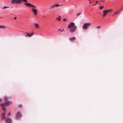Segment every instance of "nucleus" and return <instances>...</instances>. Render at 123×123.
Returning <instances> with one entry per match:
<instances>
[{"mask_svg":"<svg viewBox=\"0 0 123 123\" xmlns=\"http://www.w3.org/2000/svg\"><path fill=\"white\" fill-rule=\"evenodd\" d=\"M68 28L69 29L70 33H72L76 31L77 27L74 23L71 22L67 26Z\"/></svg>","mask_w":123,"mask_h":123,"instance_id":"nucleus-1","label":"nucleus"},{"mask_svg":"<svg viewBox=\"0 0 123 123\" xmlns=\"http://www.w3.org/2000/svg\"><path fill=\"white\" fill-rule=\"evenodd\" d=\"M4 100V103L1 105V106L4 111H5V108L6 106H8L11 103V102L8 101L7 99V98L6 97H5Z\"/></svg>","mask_w":123,"mask_h":123,"instance_id":"nucleus-2","label":"nucleus"},{"mask_svg":"<svg viewBox=\"0 0 123 123\" xmlns=\"http://www.w3.org/2000/svg\"><path fill=\"white\" fill-rule=\"evenodd\" d=\"M91 25V23H84L82 26V28L83 30H86L88 27Z\"/></svg>","mask_w":123,"mask_h":123,"instance_id":"nucleus-3","label":"nucleus"},{"mask_svg":"<svg viewBox=\"0 0 123 123\" xmlns=\"http://www.w3.org/2000/svg\"><path fill=\"white\" fill-rule=\"evenodd\" d=\"M23 1L26 2H27L26 0H12L11 3L13 4H19L22 3Z\"/></svg>","mask_w":123,"mask_h":123,"instance_id":"nucleus-4","label":"nucleus"},{"mask_svg":"<svg viewBox=\"0 0 123 123\" xmlns=\"http://www.w3.org/2000/svg\"><path fill=\"white\" fill-rule=\"evenodd\" d=\"M24 4L28 6H31L34 8H35V7L33 5L31 4V3H25Z\"/></svg>","mask_w":123,"mask_h":123,"instance_id":"nucleus-5","label":"nucleus"},{"mask_svg":"<svg viewBox=\"0 0 123 123\" xmlns=\"http://www.w3.org/2000/svg\"><path fill=\"white\" fill-rule=\"evenodd\" d=\"M21 114L19 112H18L17 113L16 115L15 118L16 119H18L21 117Z\"/></svg>","mask_w":123,"mask_h":123,"instance_id":"nucleus-6","label":"nucleus"},{"mask_svg":"<svg viewBox=\"0 0 123 123\" xmlns=\"http://www.w3.org/2000/svg\"><path fill=\"white\" fill-rule=\"evenodd\" d=\"M33 12L35 15H37L38 13V12L37 9L35 8H32V9Z\"/></svg>","mask_w":123,"mask_h":123,"instance_id":"nucleus-7","label":"nucleus"},{"mask_svg":"<svg viewBox=\"0 0 123 123\" xmlns=\"http://www.w3.org/2000/svg\"><path fill=\"white\" fill-rule=\"evenodd\" d=\"M25 34H26L25 36L26 37H31L34 35V34L33 33H31V34H29L28 33H25Z\"/></svg>","mask_w":123,"mask_h":123,"instance_id":"nucleus-8","label":"nucleus"},{"mask_svg":"<svg viewBox=\"0 0 123 123\" xmlns=\"http://www.w3.org/2000/svg\"><path fill=\"white\" fill-rule=\"evenodd\" d=\"M12 121L10 117H8L6 119V123H10Z\"/></svg>","mask_w":123,"mask_h":123,"instance_id":"nucleus-9","label":"nucleus"},{"mask_svg":"<svg viewBox=\"0 0 123 123\" xmlns=\"http://www.w3.org/2000/svg\"><path fill=\"white\" fill-rule=\"evenodd\" d=\"M5 112L3 113L1 115V119H5Z\"/></svg>","mask_w":123,"mask_h":123,"instance_id":"nucleus-10","label":"nucleus"},{"mask_svg":"<svg viewBox=\"0 0 123 123\" xmlns=\"http://www.w3.org/2000/svg\"><path fill=\"white\" fill-rule=\"evenodd\" d=\"M103 13L104 14L103 15V16L104 17L107 14L108 12L106 10H105L103 11Z\"/></svg>","mask_w":123,"mask_h":123,"instance_id":"nucleus-11","label":"nucleus"},{"mask_svg":"<svg viewBox=\"0 0 123 123\" xmlns=\"http://www.w3.org/2000/svg\"><path fill=\"white\" fill-rule=\"evenodd\" d=\"M69 39L70 41H73L75 40L76 38L75 37H74L71 38H69Z\"/></svg>","mask_w":123,"mask_h":123,"instance_id":"nucleus-12","label":"nucleus"},{"mask_svg":"<svg viewBox=\"0 0 123 123\" xmlns=\"http://www.w3.org/2000/svg\"><path fill=\"white\" fill-rule=\"evenodd\" d=\"M55 7L54 5H52V6H50L49 7V10H51V9H54L55 8Z\"/></svg>","mask_w":123,"mask_h":123,"instance_id":"nucleus-13","label":"nucleus"},{"mask_svg":"<svg viewBox=\"0 0 123 123\" xmlns=\"http://www.w3.org/2000/svg\"><path fill=\"white\" fill-rule=\"evenodd\" d=\"M34 25L35 27L36 28H38L39 27V25L38 24L35 23L34 24Z\"/></svg>","mask_w":123,"mask_h":123,"instance_id":"nucleus-14","label":"nucleus"},{"mask_svg":"<svg viewBox=\"0 0 123 123\" xmlns=\"http://www.w3.org/2000/svg\"><path fill=\"white\" fill-rule=\"evenodd\" d=\"M60 18H61V16H59V17H58V18H57L56 20L58 21H60Z\"/></svg>","mask_w":123,"mask_h":123,"instance_id":"nucleus-15","label":"nucleus"},{"mask_svg":"<svg viewBox=\"0 0 123 123\" xmlns=\"http://www.w3.org/2000/svg\"><path fill=\"white\" fill-rule=\"evenodd\" d=\"M6 28V27L5 26L2 25L0 26V29H5Z\"/></svg>","mask_w":123,"mask_h":123,"instance_id":"nucleus-16","label":"nucleus"},{"mask_svg":"<svg viewBox=\"0 0 123 123\" xmlns=\"http://www.w3.org/2000/svg\"><path fill=\"white\" fill-rule=\"evenodd\" d=\"M121 11H117L114 13V15H116L119 13Z\"/></svg>","mask_w":123,"mask_h":123,"instance_id":"nucleus-17","label":"nucleus"},{"mask_svg":"<svg viewBox=\"0 0 123 123\" xmlns=\"http://www.w3.org/2000/svg\"><path fill=\"white\" fill-rule=\"evenodd\" d=\"M107 12H112V10L111 9H110L108 10H106Z\"/></svg>","mask_w":123,"mask_h":123,"instance_id":"nucleus-18","label":"nucleus"},{"mask_svg":"<svg viewBox=\"0 0 123 123\" xmlns=\"http://www.w3.org/2000/svg\"><path fill=\"white\" fill-rule=\"evenodd\" d=\"M9 7H6V6H4L3 7H2V10H4L5 9L9 8Z\"/></svg>","mask_w":123,"mask_h":123,"instance_id":"nucleus-19","label":"nucleus"},{"mask_svg":"<svg viewBox=\"0 0 123 123\" xmlns=\"http://www.w3.org/2000/svg\"><path fill=\"white\" fill-rule=\"evenodd\" d=\"M55 7V6L58 7L59 6H62V5H59V4H55L54 5Z\"/></svg>","mask_w":123,"mask_h":123,"instance_id":"nucleus-20","label":"nucleus"},{"mask_svg":"<svg viewBox=\"0 0 123 123\" xmlns=\"http://www.w3.org/2000/svg\"><path fill=\"white\" fill-rule=\"evenodd\" d=\"M104 7V6H100L99 7V9H102V8Z\"/></svg>","mask_w":123,"mask_h":123,"instance_id":"nucleus-21","label":"nucleus"},{"mask_svg":"<svg viewBox=\"0 0 123 123\" xmlns=\"http://www.w3.org/2000/svg\"><path fill=\"white\" fill-rule=\"evenodd\" d=\"M64 29H63V30L61 31V30L60 29H59V31H61V32H62L63 31Z\"/></svg>","mask_w":123,"mask_h":123,"instance_id":"nucleus-22","label":"nucleus"},{"mask_svg":"<svg viewBox=\"0 0 123 123\" xmlns=\"http://www.w3.org/2000/svg\"><path fill=\"white\" fill-rule=\"evenodd\" d=\"M101 26H98L97 27V29H99L100 28Z\"/></svg>","mask_w":123,"mask_h":123,"instance_id":"nucleus-23","label":"nucleus"},{"mask_svg":"<svg viewBox=\"0 0 123 123\" xmlns=\"http://www.w3.org/2000/svg\"><path fill=\"white\" fill-rule=\"evenodd\" d=\"M120 9L121 10L120 11H121L123 10V7L121 8H120Z\"/></svg>","mask_w":123,"mask_h":123,"instance_id":"nucleus-24","label":"nucleus"},{"mask_svg":"<svg viewBox=\"0 0 123 123\" xmlns=\"http://www.w3.org/2000/svg\"><path fill=\"white\" fill-rule=\"evenodd\" d=\"M80 14H81V13H77V16H79Z\"/></svg>","mask_w":123,"mask_h":123,"instance_id":"nucleus-25","label":"nucleus"},{"mask_svg":"<svg viewBox=\"0 0 123 123\" xmlns=\"http://www.w3.org/2000/svg\"><path fill=\"white\" fill-rule=\"evenodd\" d=\"M11 115V113L10 112H9L7 114L8 116H10Z\"/></svg>","mask_w":123,"mask_h":123,"instance_id":"nucleus-26","label":"nucleus"},{"mask_svg":"<svg viewBox=\"0 0 123 123\" xmlns=\"http://www.w3.org/2000/svg\"><path fill=\"white\" fill-rule=\"evenodd\" d=\"M91 0H89V3H91V2L90 1Z\"/></svg>","mask_w":123,"mask_h":123,"instance_id":"nucleus-27","label":"nucleus"},{"mask_svg":"<svg viewBox=\"0 0 123 123\" xmlns=\"http://www.w3.org/2000/svg\"><path fill=\"white\" fill-rule=\"evenodd\" d=\"M66 20V19H63V21H65Z\"/></svg>","mask_w":123,"mask_h":123,"instance_id":"nucleus-28","label":"nucleus"},{"mask_svg":"<svg viewBox=\"0 0 123 123\" xmlns=\"http://www.w3.org/2000/svg\"><path fill=\"white\" fill-rule=\"evenodd\" d=\"M2 101V100L0 98V102H1Z\"/></svg>","mask_w":123,"mask_h":123,"instance_id":"nucleus-29","label":"nucleus"},{"mask_svg":"<svg viewBox=\"0 0 123 123\" xmlns=\"http://www.w3.org/2000/svg\"><path fill=\"white\" fill-rule=\"evenodd\" d=\"M14 19H16V17H15L14 18Z\"/></svg>","mask_w":123,"mask_h":123,"instance_id":"nucleus-30","label":"nucleus"},{"mask_svg":"<svg viewBox=\"0 0 123 123\" xmlns=\"http://www.w3.org/2000/svg\"><path fill=\"white\" fill-rule=\"evenodd\" d=\"M95 2H96V3H98V2H97V1H96Z\"/></svg>","mask_w":123,"mask_h":123,"instance_id":"nucleus-31","label":"nucleus"},{"mask_svg":"<svg viewBox=\"0 0 123 123\" xmlns=\"http://www.w3.org/2000/svg\"><path fill=\"white\" fill-rule=\"evenodd\" d=\"M96 5V4H94L93 5Z\"/></svg>","mask_w":123,"mask_h":123,"instance_id":"nucleus-32","label":"nucleus"},{"mask_svg":"<svg viewBox=\"0 0 123 123\" xmlns=\"http://www.w3.org/2000/svg\"><path fill=\"white\" fill-rule=\"evenodd\" d=\"M19 106H20V107H21V105H19Z\"/></svg>","mask_w":123,"mask_h":123,"instance_id":"nucleus-33","label":"nucleus"},{"mask_svg":"<svg viewBox=\"0 0 123 123\" xmlns=\"http://www.w3.org/2000/svg\"><path fill=\"white\" fill-rule=\"evenodd\" d=\"M0 18H1V17H0Z\"/></svg>","mask_w":123,"mask_h":123,"instance_id":"nucleus-34","label":"nucleus"}]
</instances>
